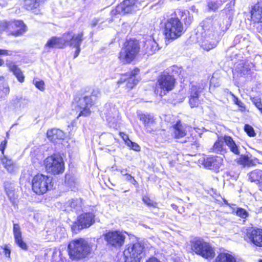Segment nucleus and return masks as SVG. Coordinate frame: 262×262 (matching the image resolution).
<instances>
[{"instance_id":"1","label":"nucleus","mask_w":262,"mask_h":262,"mask_svg":"<svg viewBox=\"0 0 262 262\" xmlns=\"http://www.w3.org/2000/svg\"><path fill=\"white\" fill-rule=\"evenodd\" d=\"M217 22L212 18H208L203 21L201 31L198 35V41L201 47L209 51L215 48L221 40V34L216 26Z\"/></svg>"},{"instance_id":"2","label":"nucleus","mask_w":262,"mask_h":262,"mask_svg":"<svg viewBox=\"0 0 262 262\" xmlns=\"http://www.w3.org/2000/svg\"><path fill=\"white\" fill-rule=\"evenodd\" d=\"M91 247L88 242L79 238L71 241L68 245L70 257L73 260H80L86 257L91 253Z\"/></svg>"},{"instance_id":"3","label":"nucleus","mask_w":262,"mask_h":262,"mask_svg":"<svg viewBox=\"0 0 262 262\" xmlns=\"http://www.w3.org/2000/svg\"><path fill=\"white\" fill-rule=\"evenodd\" d=\"M139 50L140 46L137 40H127L119 53V59L123 64L130 63L135 59Z\"/></svg>"},{"instance_id":"4","label":"nucleus","mask_w":262,"mask_h":262,"mask_svg":"<svg viewBox=\"0 0 262 262\" xmlns=\"http://www.w3.org/2000/svg\"><path fill=\"white\" fill-rule=\"evenodd\" d=\"M184 32L183 24L178 17L169 18L164 23L163 33L168 40L177 39Z\"/></svg>"},{"instance_id":"5","label":"nucleus","mask_w":262,"mask_h":262,"mask_svg":"<svg viewBox=\"0 0 262 262\" xmlns=\"http://www.w3.org/2000/svg\"><path fill=\"white\" fill-rule=\"evenodd\" d=\"M27 31V27L21 20L2 21L0 22V31H7L8 35L18 37Z\"/></svg>"},{"instance_id":"6","label":"nucleus","mask_w":262,"mask_h":262,"mask_svg":"<svg viewBox=\"0 0 262 262\" xmlns=\"http://www.w3.org/2000/svg\"><path fill=\"white\" fill-rule=\"evenodd\" d=\"M44 164L47 171L54 175L61 174L64 170L63 159L57 154L47 157L45 160Z\"/></svg>"},{"instance_id":"7","label":"nucleus","mask_w":262,"mask_h":262,"mask_svg":"<svg viewBox=\"0 0 262 262\" xmlns=\"http://www.w3.org/2000/svg\"><path fill=\"white\" fill-rule=\"evenodd\" d=\"M73 104L79 114L77 116L86 117L90 115V107L93 105L91 97L84 96L82 94H77L74 99Z\"/></svg>"},{"instance_id":"8","label":"nucleus","mask_w":262,"mask_h":262,"mask_svg":"<svg viewBox=\"0 0 262 262\" xmlns=\"http://www.w3.org/2000/svg\"><path fill=\"white\" fill-rule=\"evenodd\" d=\"M191 250L206 258H212L214 252L210 245L201 238L195 237L191 241Z\"/></svg>"},{"instance_id":"9","label":"nucleus","mask_w":262,"mask_h":262,"mask_svg":"<svg viewBox=\"0 0 262 262\" xmlns=\"http://www.w3.org/2000/svg\"><path fill=\"white\" fill-rule=\"evenodd\" d=\"M144 246L139 242L132 243L124 251L126 262H139L144 256Z\"/></svg>"},{"instance_id":"10","label":"nucleus","mask_w":262,"mask_h":262,"mask_svg":"<svg viewBox=\"0 0 262 262\" xmlns=\"http://www.w3.org/2000/svg\"><path fill=\"white\" fill-rule=\"evenodd\" d=\"M52 178L42 174H38L32 180V190L37 194H42L51 186Z\"/></svg>"},{"instance_id":"11","label":"nucleus","mask_w":262,"mask_h":262,"mask_svg":"<svg viewBox=\"0 0 262 262\" xmlns=\"http://www.w3.org/2000/svg\"><path fill=\"white\" fill-rule=\"evenodd\" d=\"M141 3L138 0H124L111 11L112 15L132 13L139 10Z\"/></svg>"},{"instance_id":"12","label":"nucleus","mask_w":262,"mask_h":262,"mask_svg":"<svg viewBox=\"0 0 262 262\" xmlns=\"http://www.w3.org/2000/svg\"><path fill=\"white\" fill-rule=\"evenodd\" d=\"M176 79L174 76L168 73L162 74L158 78L157 89H160V95H165L166 93L171 91L174 87Z\"/></svg>"},{"instance_id":"13","label":"nucleus","mask_w":262,"mask_h":262,"mask_svg":"<svg viewBox=\"0 0 262 262\" xmlns=\"http://www.w3.org/2000/svg\"><path fill=\"white\" fill-rule=\"evenodd\" d=\"M104 239L108 244L115 247H120L124 244L125 235L120 232L109 231L104 234Z\"/></svg>"},{"instance_id":"14","label":"nucleus","mask_w":262,"mask_h":262,"mask_svg":"<svg viewBox=\"0 0 262 262\" xmlns=\"http://www.w3.org/2000/svg\"><path fill=\"white\" fill-rule=\"evenodd\" d=\"M204 86L200 83H191L189 91V103L191 107L197 106L200 103V93L204 89Z\"/></svg>"},{"instance_id":"15","label":"nucleus","mask_w":262,"mask_h":262,"mask_svg":"<svg viewBox=\"0 0 262 262\" xmlns=\"http://www.w3.org/2000/svg\"><path fill=\"white\" fill-rule=\"evenodd\" d=\"M83 32L81 31L78 33L68 32L64 33V39L66 45L73 47H80L82 41L84 40Z\"/></svg>"},{"instance_id":"16","label":"nucleus","mask_w":262,"mask_h":262,"mask_svg":"<svg viewBox=\"0 0 262 262\" xmlns=\"http://www.w3.org/2000/svg\"><path fill=\"white\" fill-rule=\"evenodd\" d=\"M138 115L139 119L143 122L147 133H151L156 130L155 121L152 115L146 113H139Z\"/></svg>"},{"instance_id":"17","label":"nucleus","mask_w":262,"mask_h":262,"mask_svg":"<svg viewBox=\"0 0 262 262\" xmlns=\"http://www.w3.org/2000/svg\"><path fill=\"white\" fill-rule=\"evenodd\" d=\"M262 236V229L259 228H250L247 229L246 237L254 245L261 247V241H259V237Z\"/></svg>"},{"instance_id":"18","label":"nucleus","mask_w":262,"mask_h":262,"mask_svg":"<svg viewBox=\"0 0 262 262\" xmlns=\"http://www.w3.org/2000/svg\"><path fill=\"white\" fill-rule=\"evenodd\" d=\"M106 121L110 127L115 128L117 126L119 120V112L115 107H111L105 113Z\"/></svg>"},{"instance_id":"19","label":"nucleus","mask_w":262,"mask_h":262,"mask_svg":"<svg viewBox=\"0 0 262 262\" xmlns=\"http://www.w3.org/2000/svg\"><path fill=\"white\" fill-rule=\"evenodd\" d=\"M81 209L82 201L77 199L69 200L63 205V210L68 212H74L77 213Z\"/></svg>"},{"instance_id":"20","label":"nucleus","mask_w":262,"mask_h":262,"mask_svg":"<svg viewBox=\"0 0 262 262\" xmlns=\"http://www.w3.org/2000/svg\"><path fill=\"white\" fill-rule=\"evenodd\" d=\"M13 232L15 243L21 249L27 250L28 246L23 239L21 231L18 224H13Z\"/></svg>"},{"instance_id":"21","label":"nucleus","mask_w":262,"mask_h":262,"mask_svg":"<svg viewBox=\"0 0 262 262\" xmlns=\"http://www.w3.org/2000/svg\"><path fill=\"white\" fill-rule=\"evenodd\" d=\"M94 214L91 212L80 214L78 217L79 226L81 228L89 227L94 223Z\"/></svg>"},{"instance_id":"22","label":"nucleus","mask_w":262,"mask_h":262,"mask_svg":"<svg viewBox=\"0 0 262 262\" xmlns=\"http://www.w3.org/2000/svg\"><path fill=\"white\" fill-rule=\"evenodd\" d=\"M66 45L63 34L61 37L55 36L51 37L47 41L45 45V48L62 49Z\"/></svg>"},{"instance_id":"23","label":"nucleus","mask_w":262,"mask_h":262,"mask_svg":"<svg viewBox=\"0 0 262 262\" xmlns=\"http://www.w3.org/2000/svg\"><path fill=\"white\" fill-rule=\"evenodd\" d=\"M249 180L251 182L255 183L259 190L262 192V170L255 169L248 173Z\"/></svg>"},{"instance_id":"24","label":"nucleus","mask_w":262,"mask_h":262,"mask_svg":"<svg viewBox=\"0 0 262 262\" xmlns=\"http://www.w3.org/2000/svg\"><path fill=\"white\" fill-rule=\"evenodd\" d=\"M251 15L254 23L262 22V2H258L252 8Z\"/></svg>"},{"instance_id":"25","label":"nucleus","mask_w":262,"mask_h":262,"mask_svg":"<svg viewBox=\"0 0 262 262\" xmlns=\"http://www.w3.org/2000/svg\"><path fill=\"white\" fill-rule=\"evenodd\" d=\"M251 66L246 62L242 61L238 63L234 70H233V74H237V76H242L248 74L250 71Z\"/></svg>"},{"instance_id":"26","label":"nucleus","mask_w":262,"mask_h":262,"mask_svg":"<svg viewBox=\"0 0 262 262\" xmlns=\"http://www.w3.org/2000/svg\"><path fill=\"white\" fill-rule=\"evenodd\" d=\"M224 141L231 152L236 155H240L239 146L235 143L231 137L226 135L224 136Z\"/></svg>"},{"instance_id":"27","label":"nucleus","mask_w":262,"mask_h":262,"mask_svg":"<svg viewBox=\"0 0 262 262\" xmlns=\"http://www.w3.org/2000/svg\"><path fill=\"white\" fill-rule=\"evenodd\" d=\"M255 160L252 159V156L249 155H242L236 159L237 163L243 167H251L256 164Z\"/></svg>"},{"instance_id":"28","label":"nucleus","mask_w":262,"mask_h":262,"mask_svg":"<svg viewBox=\"0 0 262 262\" xmlns=\"http://www.w3.org/2000/svg\"><path fill=\"white\" fill-rule=\"evenodd\" d=\"M172 134L174 138L180 139L186 135V127L181 123L180 121L177 122L173 126Z\"/></svg>"},{"instance_id":"29","label":"nucleus","mask_w":262,"mask_h":262,"mask_svg":"<svg viewBox=\"0 0 262 262\" xmlns=\"http://www.w3.org/2000/svg\"><path fill=\"white\" fill-rule=\"evenodd\" d=\"M6 64L9 68L10 71H11L17 78V80L20 82H24L25 77L23 74V72L20 69L17 67L15 63L11 61H7Z\"/></svg>"},{"instance_id":"30","label":"nucleus","mask_w":262,"mask_h":262,"mask_svg":"<svg viewBox=\"0 0 262 262\" xmlns=\"http://www.w3.org/2000/svg\"><path fill=\"white\" fill-rule=\"evenodd\" d=\"M48 138L52 142H55L56 140H62L64 139L65 135L63 131L60 129L53 128L48 130L47 133Z\"/></svg>"},{"instance_id":"31","label":"nucleus","mask_w":262,"mask_h":262,"mask_svg":"<svg viewBox=\"0 0 262 262\" xmlns=\"http://www.w3.org/2000/svg\"><path fill=\"white\" fill-rule=\"evenodd\" d=\"M224 137L218 138L214 143L213 147L210 149L211 151L223 155L226 152V149L224 147Z\"/></svg>"},{"instance_id":"32","label":"nucleus","mask_w":262,"mask_h":262,"mask_svg":"<svg viewBox=\"0 0 262 262\" xmlns=\"http://www.w3.org/2000/svg\"><path fill=\"white\" fill-rule=\"evenodd\" d=\"M144 50L146 54H152L158 50V44L154 39H148L144 42Z\"/></svg>"},{"instance_id":"33","label":"nucleus","mask_w":262,"mask_h":262,"mask_svg":"<svg viewBox=\"0 0 262 262\" xmlns=\"http://www.w3.org/2000/svg\"><path fill=\"white\" fill-rule=\"evenodd\" d=\"M139 73V69L136 68L134 69L129 73V77L127 78V82L126 83V87L128 89H132L136 85L138 80L135 78V77Z\"/></svg>"},{"instance_id":"34","label":"nucleus","mask_w":262,"mask_h":262,"mask_svg":"<svg viewBox=\"0 0 262 262\" xmlns=\"http://www.w3.org/2000/svg\"><path fill=\"white\" fill-rule=\"evenodd\" d=\"M220 158L216 157H208L204 159L203 164L205 167L211 169L216 168L219 166Z\"/></svg>"},{"instance_id":"35","label":"nucleus","mask_w":262,"mask_h":262,"mask_svg":"<svg viewBox=\"0 0 262 262\" xmlns=\"http://www.w3.org/2000/svg\"><path fill=\"white\" fill-rule=\"evenodd\" d=\"M2 164L7 170L10 173H14L17 169L16 166L13 163L11 159H8L5 156L1 159Z\"/></svg>"},{"instance_id":"36","label":"nucleus","mask_w":262,"mask_h":262,"mask_svg":"<svg viewBox=\"0 0 262 262\" xmlns=\"http://www.w3.org/2000/svg\"><path fill=\"white\" fill-rule=\"evenodd\" d=\"M215 262H236L234 256L229 253H221L216 257Z\"/></svg>"},{"instance_id":"37","label":"nucleus","mask_w":262,"mask_h":262,"mask_svg":"<svg viewBox=\"0 0 262 262\" xmlns=\"http://www.w3.org/2000/svg\"><path fill=\"white\" fill-rule=\"evenodd\" d=\"M175 13L176 15L180 16L181 18H182L183 16H186L188 15L187 17L184 18L185 25H189L192 23L193 16L190 15L189 12L188 11L179 9L175 12Z\"/></svg>"},{"instance_id":"38","label":"nucleus","mask_w":262,"mask_h":262,"mask_svg":"<svg viewBox=\"0 0 262 262\" xmlns=\"http://www.w3.org/2000/svg\"><path fill=\"white\" fill-rule=\"evenodd\" d=\"M5 190L10 202L13 204L15 203L14 188L8 183H5Z\"/></svg>"},{"instance_id":"39","label":"nucleus","mask_w":262,"mask_h":262,"mask_svg":"<svg viewBox=\"0 0 262 262\" xmlns=\"http://www.w3.org/2000/svg\"><path fill=\"white\" fill-rule=\"evenodd\" d=\"M226 0H220V3L215 0H209L207 2V6L209 11H216L220 5H222L223 3L226 2Z\"/></svg>"},{"instance_id":"40","label":"nucleus","mask_w":262,"mask_h":262,"mask_svg":"<svg viewBox=\"0 0 262 262\" xmlns=\"http://www.w3.org/2000/svg\"><path fill=\"white\" fill-rule=\"evenodd\" d=\"M126 139L124 138V141H125L126 144L131 149L134 150L135 151H139L140 150V146L136 143L132 142L128 139V136L126 137Z\"/></svg>"},{"instance_id":"41","label":"nucleus","mask_w":262,"mask_h":262,"mask_svg":"<svg viewBox=\"0 0 262 262\" xmlns=\"http://www.w3.org/2000/svg\"><path fill=\"white\" fill-rule=\"evenodd\" d=\"M0 254H4L6 257L10 259L11 249L10 247L7 244L0 246Z\"/></svg>"},{"instance_id":"42","label":"nucleus","mask_w":262,"mask_h":262,"mask_svg":"<svg viewBox=\"0 0 262 262\" xmlns=\"http://www.w3.org/2000/svg\"><path fill=\"white\" fill-rule=\"evenodd\" d=\"M244 130L250 137H254L255 133L254 128L248 124H246L244 126Z\"/></svg>"},{"instance_id":"43","label":"nucleus","mask_w":262,"mask_h":262,"mask_svg":"<svg viewBox=\"0 0 262 262\" xmlns=\"http://www.w3.org/2000/svg\"><path fill=\"white\" fill-rule=\"evenodd\" d=\"M236 214L237 216L243 219H246L248 215V212L245 209L242 208H237Z\"/></svg>"},{"instance_id":"44","label":"nucleus","mask_w":262,"mask_h":262,"mask_svg":"<svg viewBox=\"0 0 262 262\" xmlns=\"http://www.w3.org/2000/svg\"><path fill=\"white\" fill-rule=\"evenodd\" d=\"M252 102L262 114V103L260 99L257 98H254L252 100Z\"/></svg>"},{"instance_id":"45","label":"nucleus","mask_w":262,"mask_h":262,"mask_svg":"<svg viewBox=\"0 0 262 262\" xmlns=\"http://www.w3.org/2000/svg\"><path fill=\"white\" fill-rule=\"evenodd\" d=\"M34 84H35V86L38 89L41 91H43L45 90V83L43 81L40 80V81H34Z\"/></svg>"},{"instance_id":"46","label":"nucleus","mask_w":262,"mask_h":262,"mask_svg":"<svg viewBox=\"0 0 262 262\" xmlns=\"http://www.w3.org/2000/svg\"><path fill=\"white\" fill-rule=\"evenodd\" d=\"M142 200L144 203L148 206H153L154 205V202L151 200L148 196H144L142 198Z\"/></svg>"},{"instance_id":"47","label":"nucleus","mask_w":262,"mask_h":262,"mask_svg":"<svg viewBox=\"0 0 262 262\" xmlns=\"http://www.w3.org/2000/svg\"><path fill=\"white\" fill-rule=\"evenodd\" d=\"M7 143V140H5L1 142V144L0 145V150L2 151V154L3 155V156H5L4 155V151L6 148Z\"/></svg>"},{"instance_id":"48","label":"nucleus","mask_w":262,"mask_h":262,"mask_svg":"<svg viewBox=\"0 0 262 262\" xmlns=\"http://www.w3.org/2000/svg\"><path fill=\"white\" fill-rule=\"evenodd\" d=\"M128 76H129V73H126L123 75L122 77L120 79V80L118 81L117 84L120 85L121 83L124 82L126 80V79H127V77H128Z\"/></svg>"},{"instance_id":"49","label":"nucleus","mask_w":262,"mask_h":262,"mask_svg":"<svg viewBox=\"0 0 262 262\" xmlns=\"http://www.w3.org/2000/svg\"><path fill=\"white\" fill-rule=\"evenodd\" d=\"M18 102H20V106L24 107L28 103V100L27 99L20 97L18 99Z\"/></svg>"},{"instance_id":"50","label":"nucleus","mask_w":262,"mask_h":262,"mask_svg":"<svg viewBox=\"0 0 262 262\" xmlns=\"http://www.w3.org/2000/svg\"><path fill=\"white\" fill-rule=\"evenodd\" d=\"M12 54V53L11 51L4 49H0V55H11Z\"/></svg>"},{"instance_id":"51","label":"nucleus","mask_w":262,"mask_h":262,"mask_svg":"<svg viewBox=\"0 0 262 262\" xmlns=\"http://www.w3.org/2000/svg\"><path fill=\"white\" fill-rule=\"evenodd\" d=\"M234 102L238 106L241 107H244V103L241 100H238L237 98H234Z\"/></svg>"},{"instance_id":"52","label":"nucleus","mask_w":262,"mask_h":262,"mask_svg":"<svg viewBox=\"0 0 262 262\" xmlns=\"http://www.w3.org/2000/svg\"><path fill=\"white\" fill-rule=\"evenodd\" d=\"M100 95V91L98 90H94L92 93V96L91 97H99Z\"/></svg>"},{"instance_id":"53","label":"nucleus","mask_w":262,"mask_h":262,"mask_svg":"<svg viewBox=\"0 0 262 262\" xmlns=\"http://www.w3.org/2000/svg\"><path fill=\"white\" fill-rule=\"evenodd\" d=\"M74 48H76V51L75 52L74 55V58H75L79 55V53L81 51V49H80V47H74Z\"/></svg>"},{"instance_id":"54","label":"nucleus","mask_w":262,"mask_h":262,"mask_svg":"<svg viewBox=\"0 0 262 262\" xmlns=\"http://www.w3.org/2000/svg\"><path fill=\"white\" fill-rule=\"evenodd\" d=\"M120 173L122 174V175L123 176H126L128 173H127V171H128V170L127 169H119L118 170Z\"/></svg>"},{"instance_id":"55","label":"nucleus","mask_w":262,"mask_h":262,"mask_svg":"<svg viewBox=\"0 0 262 262\" xmlns=\"http://www.w3.org/2000/svg\"><path fill=\"white\" fill-rule=\"evenodd\" d=\"M98 23V20L97 19H94L91 23V26L92 27H95Z\"/></svg>"},{"instance_id":"56","label":"nucleus","mask_w":262,"mask_h":262,"mask_svg":"<svg viewBox=\"0 0 262 262\" xmlns=\"http://www.w3.org/2000/svg\"><path fill=\"white\" fill-rule=\"evenodd\" d=\"M126 179L129 181H130L131 180L135 181V180L134 179V177L128 173L126 176Z\"/></svg>"},{"instance_id":"57","label":"nucleus","mask_w":262,"mask_h":262,"mask_svg":"<svg viewBox=\"0 0 262 262\" xmlns=\"http://www.w3.org/2000/svg\"><path fill=\"white\" fill-rule=\"evenodd\" d=\"M146 262H161L159 260L155 257L149 258Z\"/></svg>"},{"instance_id":"58","label":"nucleus","mask_w":262,"mask_h":262,"mask_svg":"<svg viewBox=\"0 0 262 262\" xmlns=\"http://www.w3.org/2000/svg\"><path fill=\"white\" fill-rule=\"evenodd\" d=\"M4 62L3 60L0 58V66L3 65Z\"/></svg>"},{"instance_id":"59","label":"nucleus","mask_w":262,"mask_h":262,"mask_svg":"<svg viewBox=\"0 0 262 262\" xmlns=\"http://www.w3.org/2000/svg\"><path fill=\"white\" fill-rule=\"evenodd\" d=\"M259 241H261V247H262V236H260L259 237Z\"/></svg>"},{"instance_id":"60","label":"nucleus","mask_w":262,"mask_h":262,"mask_svg":"<svg viewBox=\"0 0 262 262\" xmlns=\"http://www.w3.org/2000/svg\"><path fill=\"white\" fill-rule=\"evenodd\" d=\"M171 206L173 209H175V208L177 207V206L174 204H172Z\"/></svg>"},{"instance_id":"61","label":"nucleus","mask_w":262,"mask_h":262,"mask_svg":"<svg viewBox=\"0 0 262 262\" xmlns=\"http://www.w3.org/2000/svg\"><path fill=\"white\" fill-rule=\"evenodd\" d=\"M258 262H262V259H259V260H258Z\"/></svg>"},{"instance_id":"62","label":"nucleus","mask_w":262,"mask_h":262,"mask_svg":"<svg viewBox=\"0 0 262 262\" xmlns=\"http://www.w3.org/2000/svg\"><path fill=\"white\" fill-rule=\"evenodd\" d=\"M213 79V78H212V79H211V81H210V83H211L212 82Z\"/></svg>"}]
</instances>
